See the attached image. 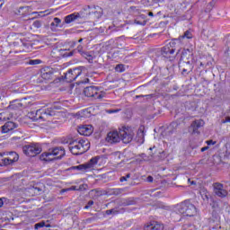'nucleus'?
Instances as JSON below:
<instances>
[{
    "label": "nucleus",
    "mask_w": 230,
    "mask_h": 230,
    "mask_svg": "<svg viewBox=\"0 0 230 230\" xmlns=\"http://www.w3.org/2000/svg\"><path fill=\"white\" fill-rule=\"evenodd\" d=\"M134 129L132 128L123 127L119 131H111L108 133L106 141L108 143H119L122 141L125 145H128L134 139Z\"/></svg>",
    "instance_id": "nucleus-1"
},
{
    "label": "nucleus",
    "mask_w": 230,
    "mask_h": 230,
    "mask_svg": "<svg viewBox=\"0 0 230 230\" xmlns=\"http://www.w3.org/2000/svg\"><path fill=\"white\" fill-rule=\"evenodd\" d=\"M181 39H193V34L191 31H186L182 36L179 38V40H172L165 46L161 49V55L164 58H167L169 60H172L175 58V51H177V42L181 40Z\"/></svg>",
    "instance_id": "nucleus-2"
},
{
    "label": "nucleus",
    "mask_w": 230,
    "mask_h": 230,
    "mask_svg": "<svg viewBox=\"0 0 230 230\" xmlns=\"http://www.w3.org/2000/svg\"><path fill=\"white\" fill-rule=\"evenodd\" d=\"M179 69L183 75H190L193 71V53L189 49L181 52Z\"/></svg>",
    "instance_id": "nucleus-3"
},
{
    "label": "nucleus",
    "mask_w": 230,
    "mask_h": 230,
    "mask_svg": "<svg viewBox=\"0 0 230 230\" xmlns=\"http://www.w3.org/2000/svg\"><path fill=\"white\" fill-rule=\"evenodd\" d=\"M56 114L57 111L53 108H42L29 112L28 116L32 121H49Z\"/></svg>",
    "instance_id": "nucleus-4"
},
{
    "label": "nucleus",
    "mask_w": 230,
    "mask_h": 230,
    "mask_svg": "<svg viewBox=\"0 0 230 230\" xmlns=\"http://www.w3.org/2000/svg\"><path fill=\"white\" fill-rule=\"evenodd\" d=\"M174 213L183 217H195L197 215V208L190 200H185L174 208Z\"/></svg>",
    "instance_id": "nucleus-5"
},
{
    "label": "nucleus",
    "mask_w": 230,
    "mask_h": 230,
    "mask_svg": "<svg viewBox=\"0 0 230 230\" xmlns=\"http://www.w3.org/2000/svg\"><path fill=\"white\" fill-rule=\"evenodd\" d=\"M66 155V149L62 146L53 147L49 149V152H45L40 155V161H55L56 159H62Z\"/></svg>",
    "instance_id": "nucleus-6"
},
{
    "label": "nucleus",
    "mask_w": 230,
    "mask_h": 230,
    "mask_svg": "<svg viewBox=\"0 0 230 230\" xmlns=\"http://www.w3.org/2000/svg\"><path fill=\"white\" fill-rule=\"evenodd\" d=\"M103 15V9L98 5H88V24L94 26V22Z\"/></svg>",
    "instance_id": "nucleus-7"
},
{
    "label": "nucleus",
    "mask_w": 230,
    "mask_h": 230,
    "mask_svg": "<svg viewBox=\"0 0 230 230\" xmlns=\"http://www.w3.org/2000/svg\"><path fill=\"white\" fill-rule=\"evenodd\" d=\"M85 71V66H79L77 68L69 69L67 73H66L65 78L68 83L75 82V79H76L81 75H84L85 76L87 75Z\"/></svg>",
    "instance_id": "nucleus-8"
},
{
    "label": "nucleus",
    "mask_w": 230,
    "mask_h": 230,
    "mask_svg": "<svg viewBox=\"0 0 230 230\" xmlns=\"http://www.w3.org/2000/svg\"><path fill=\"white\" fill-rule=\"evenodd\" d=\"M23 154L29 157H35L42 152V147L39 144H31L22 147Z\"/></svg>",
    "instance_id": "nucleus-9"
},
{
    "label": "nucleus",
    "mask_w": 230,
    "mask_h": 230,
    "mask_svg": "<svg viewBox=\"0 0 230 230\" xmlns=\"http://www.w3.org/2000/svg\"><path fill=\"white\" fill-rule=\"evenodd\" d=\"M213 192L216 195V197H218L219 199H226V197L229 195V192L224 187V184L220 182L213 183Z\"/></svg>",
    "instance_id": "nucleus-10"
},
{
    "label": "nucleus",
    "mask_w": 230,
    "mask_h": 230,
    "mask_svg": "<svg viewBox=\"0 0 230 230\" xmlns=\"http://www.w3.org/2000/svg\"><path fill=\"white\" fill-rule=\"evenodd\" d=\"M30 98H22L20 100H14L11 102L10 108L11 109H26V107H30Z\"/></svg>",
    "instance_id": "nucleus-11"
},
{
    "label": "nucleus",
    "mask_w": 230,
    "mask_h": 230,
    "mask_svg": "<svg viewBox=\"0 0 230 230\" xmlns=\"http://www.w3.org/2000/svg\"><path fill=\"white\" fill-rule=\"evenodd\" d=\"M84 143H85V140L81 139L79 142H73L70 143L69 150L74 155H80V154H84Z\"/></svg>",
    "instance_id": "nucleus-12"
},
{
    "label": "nucleus",
    "mask_w": 230,
    "mask_h": 230,
    "mask_svg": "<svg viewBox=\"0 0 230 230\" xmlns=\"http://www.w3.org/2000/svg\"><path fill=\"white\" fill-rule=\"evenodd\" d=\"M11 155H14L13 158H5L3 155H0V166H8V164H12L19 161V155L15 152H11Z\"/></svg>",
    "instance_id": "nucleus-13"
},
{
    "label": "nucleus",
    "mask_w": 230,
    "mask_h": 230,
    "mask_svg": "<svg viewBox=\"0 0 230 230\" xmlns=\"http://www.w3.org/2000/svg\"><path fill=\"white\" fill-rule=\"evenodd\" d=\"M87 97L94 98V100H102L103 95L102 93H98V87L94 85L87 86Z\"/></svg>",
    "instance_id": "nucleus-14"
},
{
    "label": "nucleus",
    "mask_w": 230,
    "mask_h": 230,
    "mask_svg": "<svg viewBox=\"0 0 230 230\" xmlns=\"http://www.w3.org/2000/svg\"><path fill=\"white\" fill-rule=\"evenodd\" d=\"M117 204L121 207L136 206L137 201L135 198H122L117 201Z\"/></svg>",
    "instance_id": "nucleus-15"
},
{
    "label": "nucleus",
    "mask_w": 230,
    "mask_h": 230,
    "mask_svg": "<svg viewBox=\"0 0 230 230\" xmlns=\"http://www.w3.org/2000/svg\"><path fill=\"white\" fill-rule=\"evenodd\" d=\"M76 19H85L84 13H74L65 17V22L66 24H71Z\"/></svg>",
    "instance_id": "nucleus-16"
},
{
    "label": "nucleus",
    "mask_w": 230,
    "mask_h": 230,
    "mask_svg": "<svg viewBox=\"0 0 230 230\" xmlns=\"http://www.w3.org/2000/svg\"><path fill=\"white\" fill-rule=\"evenodd\" d=\"M200 127H204V120H194L190 127V132H191V134H200V131H199Z\"/></svg>",
    "instance_id": "nucleus-17"
},
{
    "label": "nucleus",
    "mask_w": 230,
    "mask_h": 230,
    "mask_svg": "<svg viewBox=\"0 0 230 230\" xmlns=\"http://www.w3.org/2000/svg\"><path fill=\"white\" fill-rule=\"evenodd\" d=\"M53 68L47 66L41 69V78H43V80H51L53 78Z\"/></svg>",
    "instance_id": "nucleus-18"
},
{
    "label": "nucleus",
    "mask_w": 230,
    "mask_h": 230,
    "mask_svg": "<svg viewBox=\"0 0 230 230\" xmlns=\"http://www.w3.org/2000/svg\"><path fill=\"white\" fill-rule=\"evenodd\" d=\"M164 226L155 221L151 222L150 224L146 225L144 227V230H164Z\"/></svg>",
    "instance_id": "nucleus-19"
},
{
    "label": "nucleus",
    "mask_w": 230,
    "mask_h": 230,
    "mask_svg": "<svg viewBox=\"0 0 230 230\" xmlns=\"http://www.w3.org/2000/svg\"><path fill=\"white\" fill-rule=\"evenodd\" d=\"M13 128H17V125L12 121H8L2 126V134H6L10 132V130H13Z\"/></svg>",
    "instance_id": "nucleus-20"
},
{
    "label": "nucleus",
    "mask_w": 230,
    "mask_h": 230,
    "mask_svg": "<svg viewBox=\"0 0 230 230\" xmlns=\"http://www.w3.org/2000/svg\"><path fill=\"white\" fill-rule=\"evenodd\" d=\"M136 141L138 145H143L145 143V128H139L137 132Z\"/></svg>",
    "instance_id": "nucleus-21"
},
{
    "label": "nucleus",
    "mask_w": 230,
    "mask_h": 230,
    "mask_svg": "<svg viewBox=\"0 0 230 230\" xmlns=\"http://www.w3.org/2000/svg\"><path fill=\"white\" fill-rule=\"evenodd\" d=\"M99 159H100V156H95L87 163V172H91L94 170V166L98 164Z\"/></svg>",
    "instance_id": "nucleus-22"
},
{
    "label": "nucleus",
    "mask_w": 230,
    "mask_h": 230,
    "mask_svg": "<svg viewBox=\"0 0 230 230\" xmlns=\"http://www.w3.org/2000/svg\"><path fill=\"white\" fill-rule=\"evenodd\" d=\"M200 195L201 199L205 200V202H209V199H211V194L209 193V191H208V190L202 189L200 190Z\"/></svg>",
    "instance_id": "nucleus-23"
},
{
    "label": "nucleus",
    "mask_w": 230,
    "mask_h": 230,
    "mask_svg": "<svg viewBox=\"0 0 230 230\" xmlns=\"http://www.w3.org/2000/svg\"><path fill=\"white\" fill-rule=\"evenodd\" d=\"M119 213H125V208H122L118 209V208H115L106 210V215H119Z\"/></svg>",
    "instance_id": "nucleus-24"
},
{
    "label": "nucleus",
    "mask_w": 230,
    "mask_h": 230,
    "mask_svg": "<svg viewBox=\"0 0 230 230\" xmlns=\"http://www.w3.org/2000/svg\"><path fill=\"white\" fill-rule=\"evenodd\" d=\"M85 186H87V185L82 184V185L79 186L78 189H76V187H72V188H69V189H64V190H62V191L63 192L71 191V190H77V191H85Z\"/></svg>",
    "instance_id": "nucleus-25"
},
{
    "label": "nucleus",
    "mask_w": 230,
    "mask_h": 230,
    "mask_svg": "<svg viewBox=\"0 0 230 230\" xmlns=\"http://www.w3.org/2000/svg\"><path fill=\"white\" fill-rule=\"evenodd\" d=\"M70 170H78L79 172H85V170H87V164L72 166Z\"/></svg>",
    "instance_id": "nucleus-26"
},
{
    "label": "nucleus",
    "mask_w": 230,
    "mask_h": 230,
    "mask_svg": "<svg viewBox=\"0 0 230 230\" xmlns=\"http://www.w3.org/2000/svg\"><path fill=\"white\" fill-rule=\"evenodd\" d=\"M77 132L81 136H87V125L79 126L78 128H77Z\"/></svg>",
    "instance_id": "nucleus-27"
},
{
    "label": "nucleus",
    "mask_w": 230,
    "mask_h": 230,
    "mask_svg": "<svg viewBox=\"0 0 230 230\" xmlns=\"http://www.w3.org/2000/svg\"><path fill=\"white\" fill-rule=\"evenodd\" d=\"M94 58H96V54L93 51L88 52L87 62H89V64H93V60H94Z\"/></svg>",
    "instance_id": "nucleus-28"
},
{
    "label": "nucleus",
    "mask_w": 230,
    "mask_h": 230,
    "mask_svg": "<svg viewBox=\"0 0 230 230\" xmlns=\"http://www.w3.org/2000/svg\"><path fill=\"white\" fill-rule=\"evenodd\" d=\"M116 40H119V38H116V40L111 39L110 40H108L105 44H106V48H115L116 45H114L116 43Z\"/></svg>",
    "instance_id": "nucleus-29"
},
{
    "label": "nucleus",
    "mask_w": 230,
    "mask_h": 230,
    "mask_svg": "<svg viewBox=\"0 0 230 230\" xmlns=\"http://www.w3.org/2000/svg\"><path fill=\"white\" fill-rule=\"evenodd\" d=\"M123 191H125V190L119 188L111 189V195H121Z\"/></svg>",
    "instance_id": "nucleus-30"
},
{
    "label": "nucleus",
    "mask_w": 230,
    "mask_h": 230,
    "mask_svg": "<svg viewBox=\"0 0 230 230\" xmlns=\"http://www.w3.org/2000/svg\"><path fill=\"white\" fill-rule=\"evenodd\" d=\"M212 218L214 222H218L220 220V215L218 212H217V210L212 211Z\"/></svg>",
    "instance_id": "nucleus-31"
},
{
    "label": "nucleus",
    "mask_w": 230,
    "mask_h": 230,
    "mask_svg": "<svg viewBox=\"0 0 230 230\" xmlns=\"http://www.w3.org/2000/svg\"><path fill=\"white\" fill-rule=\"evenodd\" d=\"M60 22H62L60 18L56 17V18H54L53 22L50 23V26H51V28H55V27L58 26V24Z\"/></svg>",
    "instance_id": "nucleus-32"
},
{
    "label": "nucleus",
    "mask_w": 230,
    "mask_h": 230,
    "mask_svg": "<svg viewBox=\"0 0 230 230\" xmlns=\"http://www.w3.org/2000/svg\"><path fill=\"white\" fill-rule=\"evenodd\" d=\"M77 51H78V53H80V55L82 57H84V58H87V52L84 51V47L78 46L77 47Z\"/></svg>",
    "instance_id": "nucleus-33"
},
{
    "label": "nucleus",
    "mask_w": 230,
    "mask_h": 230,
    "mask_svg": "<svg viewBox=\"0 0 230 230\" xmlns=\"http://www.w3.org/2000/svg\"><path fill=\"white\" fill-rule=\"evenodd\" d=\"M27 64H29V66H37L40 64V59H30L27 61Z\"/></svg>",
    "instance_id": "nucleus-34"
},
{
    "label": "nucleus",
    "mask_w": 230,
    "mask_h": 230,
    "mask_svg": "<svg viewBox=\"0 0 230 230\" xmlns=\"http://www.w3.org/2000/svg\"><path fill=\"white\" fill-rule=\"evenodd\" d=\"M115 70L117 71V73H123L125 71V66L121 64L117 65Z\"/></svg>",
    "instance_id": "nucleus-35"
},
{
    "label": "nucleus",
    "mask_w": 230,
    "mask_h": 230,
    "mask_svg": "<svg viewBox=\"0 0 230 230\" xmlns=\"http://www.w3.org/2000/svg\"><path fill=\"white\" fill-rule=\"evenodd\" d=\"M46 222L41 221L34 226L35 229H40V227H49V226H46Z\"/></svg>",
    "instance_id": "nucleus-36"
},
{
    "label": "nucleus",
    "mask_w": 230,
    "mask_h": 230,
    "mask_svg": "<svg viewBox=\"0 0 230 230\" xmlns=\"http://www.w3.org/2000/svg\"><path fill=\"white\" fill-rule=\"evenodd\" d=\"M140 157L144 160V161H153V156L152 155L150 156H147L146 154H141Z\"/></svg>",
    "instance_id": "nucleus-37"
},
{
    "label": "nucleus",
    "mask_w": 230,
    "mask_h": 230,
    "mask_svg": "<svg viewBox=\"0 0 230 230\" xmlns=\"http://www.w3.org/2000/svg\"><path fill=\"white\" fill-rule=\"evenodd\" d=\"M163 0H147L148 6H154V4H157L161 3Z\"/></svg>",
    "instance_id": "nucleus-38"
},
{
    "label": "nucleus",
    "mask_w": 230,
    "mask_h": 230,
    "mask_svg": "<svg viewBox=\"0 0 230 230\" xmlns=\"http://www.w3.org/2000/svg\"><path fill=\"white\" fill-rule=\"evenodd\" d=\"M85 112H87V110H82L79 112L76 113V116H78V119L85 118Z\"/></svg>",
    "instance_id": "nucleus-39"
},
{
    "label": "nucleus",
    "mask_w": 230,
    "mask_h": 230,
    "mask_svg": "<svg viewBox=\"0 0 230 230\" xmlns=\"http://www.w3.org/2000/svg\"><path fill=\"white\" fill-rule=\"evenodd\" d=\"M121 109H111V110H107L106 112L107 114H116L118 112H120Z\"/></svg>",
    "instance_id": "nucleus-40"
},
{
    "label": "nucleus",
    "mask_w": 230,
    "mask_h": 230,
    "mask_svg": "<svg viewBox=\"0 0 230 230\" xmlns=\"http://www.w3.org/2000/svg\"><path fill=\"white\" fill-rule=\"evenodd\" d=\"M32 26H34V28H42V22L36 20L33 22Z\"/></svg>",
    "instance_id": "nucleus-41"
},
{
    "label": "nucleus",
    "mask_w": 230,
    "mask_h": 230,
    "mask_svg": "<svg viewBox=\"0 0 230 230\" xmlns=\"http://www.w3.org/2000/svg\"><path fill=\"white\" fill-rule=\"evenodd\" d=\"M128 179H130V173H128L126 176H121L119 181L120 182H127Z\"/></svg>",
    "instance_id": "nucleus-42"
},
{
    "label": "nucleus",
    "mask_w": 230,
    "mask_h": 230,
    "mask_svg": "<svg viewBox=\"0 0 230 230\" xmlns=\"http://www.w3.org/2000/svg\"><path fill=\"white\" fill-rule=\"evenodd\" d=\"M226 123H230V116L225 117V119H221V125H224Z\"/></svg>",
    "instance_id": "nucleus-43"
},
{
    "label": "nucleus",
    "mask_w": 230,
    "mask_h": 230,
    "mask_svg": "<svg viewBox=\"0 0 230 230\" xmlns=\"http://www.w3.org/2000/svg\"><path fill=\"white\" fill-rule=\"evenodd\" d=\"M87 136H91L93 134V125H87Z\"/></svg>",
    "instance_id": "nucleus-44"
},
{
    "label": "nucleus",
    "mask_w": 230,
    "mask_h": 230,
    "mask_svg": "<svg viewBox=\"0 0 230 230\" xmlns=\"http://www.w3.org/2000/svg\"><path fill=\"white\" fill-rule=\"evenodd\" d=\"M145 97L152 98V95L147 94V95H136L135 96L136 100H139V98H145Z\"/></svg>",
    "instance_id": "nucleus-45"
},
{
    "label": "nucleus",
    "mask_w": 230,
    "mask_h": 230,
    "mask_svg": "<svg viewBox=\"0 0 230 230\" xmlns=\"http://www.w3.org/2000/svg\"><path fill=\"white\" fill-rule=\"evenodd\" d=\"M208 146H211V145H217V141H213V140H208L206 141Z\"/></svg>",
    "instance_id": "nucleus-46"
},
{
    "label": "nucleus",
    "mask_w": 230,
    "mask_h": 230,
    "mask_svg": "<svg viewBox=\"0 0 230 230\" xmlns=\"http://www.w3.org/2000/svg\"><path fill=\"white\" fill-rule=\"evenodd\" d=\"M87 84V79H84V81L78 82L79 87H84V86H82V85H84V84Z\"/></svg>",
    "instance_id": "nucleus-47"
},
{
    "label": "nucleus",
    "mask_w": 230,
    "mask_h": 230,
    "mask_svg": "<svg viewBox=\"0 0 230 230\" xmlns=\"http://www.w3.org/2000/svg\"><path fill=\"white\" fill-rule=\"evenodd\" d=\"M4 200H6L5 198H0V208H3V206L4 205Z\"/></svg>",
    "instance_id": "nucleus-48"
},
{
    "label": "nucleus",
    "mask_w": 230,
    "mask_h": 230,
    "mask_svg": "<svg viewBox=\"0 0 230 230\" xmlns=\"http://www.w3.org/2000/svg\"><path fill=\"white\" fill-rule=\"evenodd\" d=\"M35 192L40 193V191H42V189L39 188V187H34L33 188Z\"/></svg>",
    "instance_id": "nucleus-49"
},
{
    "label": "nucleus",
    "mask_w": 230,
    "mask_h": 230,
    "mask_svg": "<svg viewBox=\"0 0 230 230\" xmlns=\"http://www.w3.org/2000/svg\"><path fill=\"white\" fill-rule=\"evenodd\" d=\"M93 204H94V201H93V200L88 201V203H87V208H91V206H93Z\"/></svg>",
    "instance_id": "nucleus-50"
},
{
    "label": "nucleus",
    "mask_w": 230,
    "mask_h": 230,
    "mask_svg": "<svg viewBox=\"0 0 230 230\" xmlns=\"http://www.w3.org/2000/svg\"><path fill=\"white\" fill-rule=\"evenodd\" d=\"M206 150H209V146H208L202 147L200 149V152H206Z\"/></svg>",
    "instance_id": "nucleus-51"
},
{
    "label": "nucleus",
    "mask_w": 230,
    "mask_h": 230,
    "mask_svg": "<svg viewBox=\"0 0 230 230\" xmlns=\"http://www.w3.org/2000/svg\"><path fill=\"white\" fill-rule=\"evenodd\" d=\"M147 182H154V177L148 176L147 177Z\"/></svg>",
    "instance_id": "nucleus-52"
},
{
    "label": "nucleus",
    "mask_w": 230,
    "mask_h": 230,
    "mask_svg": "<svg viewBox=\"0 0 230 230\" xmlns=\"http://www.w3.org/2000/svg\"><path fill=\"white\" fill-rule=\"evenodd\" d=\"M9 157H5V159H13V157H15V155H12V153L9 154Z\"/></svg>",
    "instance_id": "nucleus-53"
},
{
    "label": "nucleus",
    "mask_w": 230,
    "mask_h": 230,
    "mask_svg": "<svg viewBox=\"0 0 230 230\" xmlns=\"http://www.w3.org/2000/svg\"><path fill=\"white\" fill-rule=\"evenodd\" d=\"M137 24H142L143 26H145L146 22H144V23H141V22L137 21L136 22Z\"/></svg>",
    "instance_id": "nucleus-54"
},
{
    "label": "nucleus",
    "mask_w": 230,
    "mask_h": 230,
    "mask_svg": "<svg viewBox=\"0 0 230 230\" xmlns=\"http://www.w3.org/2000/svg\"><path fill=\"white\" fill-rule=\"evenodd\" d=\"M148 15H149V17H154V13L149 12V13H148Z\"/></svg>",
    "instance_id": "nucleus-55"
},
{
    "label": "nucleus",
    "mask_w": 230,
    "mask_h": 230,
    "mask_svg": "<svg viewBox=\"0 0 230 230\" xmlns=\"http://www.w3.org/2000/svg\"><path fill=\"white\" fill-rule=\"evenodd\" d=\"M3 4H4V3L0 2V10H1V8H3Z\"/></svg>",
    "instance_id": "nucleus-56"
},
{
    "label": "nucleus",
    "mask_w": 230,
    "mask_h": 230,
    "mask_svg": "<svg viewBox=\"0 0 230 230\" xmlns=\"http://www.w3.org/2000/svg\"><path fill=\"white\" fill-rule=\"evenodd\" d=\"M84 94L86 96V91H85V87H84Z\"/></svg>",
    "instance_id": "nucleus-57"
},
{
    "label": "nucleus",
    "mask_w": 230,
    "mask_h": 230,
    "mask_svg": "<svg viewBox=\"0 0 230 230\" xmlns=\"http://www.w3.org/2000/svg\"><path fill=\"white\" fill-rule=\"evenodd\" d=\"M171 125H172V127H175V125H177V123L172 122Z\"/></svg>",
    "instance_id": "nucleus-58"
},
{
    "label": "nucleus",
    "mask_w": 230,
    "mask_h": 230,
    "mask_svg": "<svg viewBox=\"0 0 230 230\" xmlns=\"http://www.w3.org/2000/svg\"><path fill=\"white\" fill-rule=\"evenodd\" d=\"M68 57H73V52H70Z\"/></svg>",
    "instance_id": "nucleus-59"
},
{
    "label": "nucleus",
    "mask_w": 230,
    "mask_h": 230,
    "mask_svg": "<svg viewBox=\"0 0 230 230\" xmlns=\"http://www.w3.org/2000/svg\"><path fill=\"white\" fill-rule=\"evenodd\" d=\"M124 1H128L129 3L134 2V0H124Z\"/></svg>",
    "instance_id": "nucleus-60"
},
{
    "label": "nucleus",
    "mask_w": 230,
    "mask_h": 230,
    "mask_svg": "<svg viewBox=\"0 0 230 230\" xmlns=\"http://www.w3.org/2000/svg\"><path fill=\"white\" fill-rule=\"evenodd\" d=\"M203 66H204V63H200V66L203 67Z\"/></svg>",
    "instance_id": "nucleus-61"
},
{
    "label": "nucleus",
    "mask_w": 230,
    "mask_h": 230,
    "mask_svg": "<svg viewBox=\"0 0 230 230\" xmlns=\"http://www.w3.org/2000/svg\"><path fill=\"white\" fill-rule=\"evenodd\" d=\"M82 40H84L83 39H80L79 40H78V42H82Z\"/></svg>",
    "instance_id": "nucleus-62"
},
{
    "label": "nucleus",
    "mask_w": 230,
    "mask_h": 230,
    "mask_svg": "<svg viewBox=\"0 0 230 230\" xmlns=\"http://www.w3.org/2000/svg\"><path fill=\"white\" fill-rule=\"evenodd\" d=\"M214 2H215V0H213L212 2H210V4H213Z\"/></svg>",
    "instance_id": "nucleus-63"
},
{
    "label": "nucleus",
    "mask_w": 230,
    "mask_h": 230,
    "mask_svg": "<svg viewBox=\"0 0 230 230\" xmlns=\"http://www.w3.org/2000/svg\"><path fill=\"white\" fill-rule=\"evenodd\" d=\"M191 184H195V181H191Z\"/></svg>",
    "instance_id": "nucleus-64"
}]
</instances>
